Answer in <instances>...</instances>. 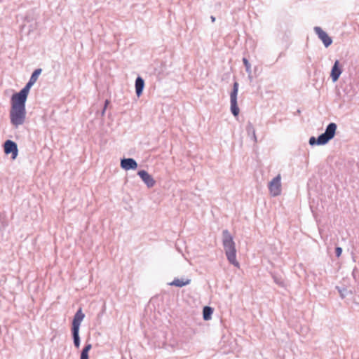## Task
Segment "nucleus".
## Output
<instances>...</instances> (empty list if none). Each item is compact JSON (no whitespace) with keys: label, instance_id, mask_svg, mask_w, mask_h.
Returning <instances> with one entry per match:
<instances>
[{"label":"nucleus","instance_id":"nucleus-1","mask_svg":"<svg viewBox=\"0 0 359 359\" xmlns=\"http://www.w3.org/2000/svg\"><path fill=\"white\" fill-rule=\"evenodd\" d=\"M222 244L228 261L236 267H239V263L236 260V250L233 237L228 230L222 232Z\"/></svg>","mask_w":359,"mask_h":359},{"label":"nucleus","instance_id":"nucleus-2","mask_svg":"<svg viewBox=\"0 0 359 359\" xmlns=\"http://www.w3.org/2000/svg\"><path fill=\"white\" fill-rule=\"evenodd\" d=\"M337 130V125L334 123H330L326 128L325 133L320 135L317 139L314 137H311L309 139V144L311 145H323L327 143L332 140L335 135Z\"/></svg>","mask_w":359,"mask_h":359},{"label":"nucleus","instance_id":"nucleus-3","mask_svg":"<svg viewBox=\"0 0 359 359\" xmlns=\"http://www.w3.org/2000/svg\"><path fill=\"white\" fill-rule=\"evenodd\" d=\"M85 315L83 313L81 309H79L74 316L72 321V337L74 340V344L76 348L80 346V337H79V328L82 320H83Z\"/></svg>","mask_w":359,"mask_h":359},{"label":"nucleus","instance_id":"nucleus-4","mask_svg":"<svg viewBox=\"0 0 359 359\" xmlns=\"http://www.w3.org/2000/svg\"><path fill=\"white\" fill-rule=\"evenodd\" d=\"M26 118L25 108L11 107L10 110V119L15 128H18L25 123Z\"/></svg>","mask_w":359,"mask_h":359},{"label":"nucleus","instance_id":"nucleus-5","mask_svg":"<svg viewBox=\"0 0 359 359\" xmlns=\"http://www.w3.org/2000/svg\"><path fill=\"white\" fill-rule=\"evenodd\" d=\"M238 91V83L235 82L233 86V90L230 94L231 111L234 116H237L239 114V108L237 104V95Z\"/></svg>","mask_w":359,"mask_h":359},{"label":"nucleus","instance_id":"nucleus-6","mask_svg":"<svg viewBox=\"0 0 359 359\" xmlns=\"http://www.w3.org/2000/svg\"><path fill=\"white\" fill-rule=\"evenodd\" d=\"M281 176L278 174L269 183V189L272 196H278L281 194Z\"/></svg>","mask_w":359,"mask_h":359},{"label":"nucleus","instance_id":"nucleus-7","mask_svg":"<svg viewBox=\"0 0 359 359\" xmlns=\"http://www.w3.org/2000/svg\"><path fill=\"white\" fill-rule=\"evenodd\" d=\"M4 152L6 154H11L12 158L15 159L18 156V146L15 142L12 140H6L4 144Z\"/></svg>","mask_w":359,"mask_h":359},{"label":"nucleus","instance_id":"nucleus-8","mask_svg":"<svg viewBox=\"0 0 359 359\" xmlns=\"http://www.w3.org/2000/svg\"><path fill=\"white\" fill-rule=\"evenodd\" d=\"M27 97L20 93L13 95L11 98V107L25 108Z\"/></svg>","mask_w":359,"mask_h":359},{"label":"nucleus","instance_id":"nucleus-9","mask_svg":"<svg viewBox=\"0 0 359 359\" xmlns=\"http://www.w3.org/2000/svg\"><path fill=\"white\" fill-rule=\"evenodd\" d=\"M314 31L318 35V38L323 41L324 46L327 48L332 43V39L328 34L324 32L320 27H315Z\"/></svg>","mask_w":359,"mask_h":359},{"label":"nucleus","instance_id":"nucleus-10","mask_svg":"<svg viewBox=\"0 0 359 359\" xmlns=\"http://www.w3.org/2000/svg\"><path fill=\"white\" fill-rule=\"evenodd\" d=\"M137 175L148 188H151L155 185L156 181L153 177L146 170H140L138 171Z\"/></svg>","mask_w":359,"mask_h":359},{"label":"nucleus","instance_id":"nucleus-11","mask_svg":"<svg viewBox=\"0 0 359 359\" xmlns=\"http://www.w3.org/2000/svg\"><path fill=\"white\" fill-rule=\"evenodd\" d=\"M121 166L126 170H135L137 168V163L133 158H123L121 161Z\"/></svg>","mask_w":359,"mask_h":359},{"label":"nucleus","instance_id":"nucleus-12","mask_svg":"<svg viewBox=\"0 0 359 359\" xmlns=\"http://www.w3.org/2000/svg\"><path fill=\"white\" fill-rule=\"evenodd\" d=\"M341 74V70L339 68V62L336 60L331 70L330 76L333 82L338 80Z\"/></svg>","mask_w":359,"mask_h":359},{"label":"nucleus","instance_id":"nucleus-13","mask_svg":"<svg viewBox=\"0 0 359 359\" xmlns=\"http://www.w3.org/2000/svg\"><path fill=\"white\" fill-rule=\"evenodd\" d=\"M190 283H191V280L189 278H186V279L175 278L172 282L169 283V285H172V286L182 287H184L185 285L190 284Z\"/></svg>","mask_w":359,"mask_h":359},{"label":"nucleus","instance_id":"nucleus-14","mask_svg":"<svg viewBox=\"0 0 359 359\" xmlns=\"http://www.w3.org/2000/svg\"><path fill=\"white\" fill-rule=\"evenodd\" d=\"M246 131L248 135L251 137V139L253 140L255 143H256L257 142V139L255 133V129L254 128L253 124L251 122H248L246 125Z\"/></svg>","mask_w":359,"mask_h":359},{"label":"nucleus","instance_id":"nucleus-15","mask_svg":"<svg viewBox=\"0 0 359 359\" xmlns=\"http://www.w3.org/2000/svg\"><path fill=\"white\" fill-rule=\"evenodd\" d=\"M144 86V80L140 76H138L135 81V91H136V94L138 97L140 96L141 94L142 93Z\"/></svg>","mask_w":359,"mask_h":359},{"label":"nucleus","instance_id":"nucleus-16","mask_svg":"<svg viewBox=\"0 0 359 359\" xmlns=\"http://www.w3.org/2000/svg\"><path fill=\"white\" fill-rule=\"evenodd\" d=\"M213 310L211 307L205 306L203 311V318L205 320H210L211 318V315L212 314Z\"/></svg>","mask_w":359,"mask_h":359},{"label":"nucleus","instance_id":"nucleus-17","mask_svg":"<svg viewBox=\"0 0 359 359\" xmlns=\"http://www.w3.org/2000/svg\"><path fill=\"white\" fill-rule=\"evenodd\" d=\"M336 289L338 290L339 295L342 299L347 297L348 294L350 293V292L346 287H340L337 286Z\"/></svg>","mask_w":359,"mask_h":359},{"label":"nucleus","instance_id":"nucleus-18","mask_svg":"<svg viewBox=\"0 0 359 359\" xmlns=\"http://www.w3.org/2000/svg\"><path fill=\"white\" fill-rule=\"evenodd\" d=\"M41 69H36V70H34V72L32 73V74L29 79V81H31L32 83H35L38 79L39 76L41 74Z\"/></svg>","mask_w":359,"mask_h":359},{"label":"nucleus","instance_id":"nucleus-19","mask_svg":"<svg viewBox=\"0 0 359 359\" xmlns=\"http://www.w3.org/2000/svg\"><path fill=\"white\" fill-rule=\"evenodd\" d=\"M243 62L245 66L246 72L248 73L250 76L251 74V65L249 63L248 60L245 57L243 59Z\"/></svg>","mask_w":359,"mask_h":359},{"label":"nucleus","instance_id":"nucleus-20","mask_svg":"<svg viewBox=\"0 0 359 359\" xmlns=\"http://www.w3.org/2000/svg\"><path fill=\"white\" fill-rule=\"evenodd\" d=\"M30 88L28 86H25L19 93L27 97Z\"/></svg>","mask_w":359,"mask_h":359},{"label":"nucleus","instance_id":"nucleus-21","mask_svg":"<svg viewBox=\"0 0 359 359\" xmlns=\"http://www.w3.org/2000/svg\"><path fill=\"white\" fill-rule=\"evenodd\" d=\"M30 88L28 86H25L19 93L27 97Z\"/></svg>","mask_w":359,"mask_h":359},{"label":"nucleus","instance_id":"nucleus-22","mask_svg":"<svg viewBox=\"0 0 359 359\" xmlns=\"http://www.w3.org/2000/svg\"><path fill=\"white\" fill-rule=\"evenodd\" d=\"M88 353H89L88 352L82 351L81 353V359H88Z\"/></svg>","mask_w":359,"mask_h":359},{"label":"nucleus","instance_id":"nucleus-23","mask_svg":"<svg viewBox=\"0 0 359 359\" xmlns=\"http://www.w3.org/2000/svg\"><path fill=\"white\" fill-rule=\"evenodd\" d=\"M91 348H92V345L90 344H88L84 346V348L82 351L89 353V351L91 350Z\"/></svg>","mask_w":359,"mask_h":359},{"label":"nucleus","instance_id":"nucleus-24","mask_svg":"<svg viewBox=\"0 0 359 359\" xmlns=\"http://www.w3.org/2000/svg\"><path fill=\"white\" fill-rule=\"evenodd\" d=\"M335 252H336V255L337 257H340L341 255V252H342V249L340 247H337L336 249H335Z\"/></svg>","mask_w":359,"mask_h":359},{"label":"nucleus","instance_id":"nucleus-25","mask_svg":"<svg viewBox=\"0 0 359 359\" xmlns=\"http://www.w3.org/2000/svg\"><path fill=\"white\" fill-rule=\"evenodd\" d=\"M274 281H275L277 284H278V285H280L283 286V281H282L280 279H279V278H276V277H274Z\"/></svg>","mask_w":359,"mask_h":359},{"label":"nucleus","instance_id":"nucleus-26","mask_svg":"<svg viewBox=\"0 0 359 359\" xmlns=\"http://www.w3.org/2000/svg\"><path fill=\"white\" fill-rule=\"evenodd\" d=\"M34 83H32L31 81H29L28 83L26 84V86H28L29 88L34 85Z\"/></svg>","mask_w":359,"mask_h":359},{"label":"nucleus","instance_id":"nucleus-27","mask_svg":"<svg viewBox=\"0 0 359 359\" xmlns=\"http://www.w3.org/2000/svg\"><path fill=\"white\" fill-rule=\"evenodd\" d=\"M109 102L108 100H106V101H105V104H104V108H105V109L107 108V104H109Z\"/></svg>","mask_w":359,"mask_h":359},{"label":"nucleus","instance_id":"nucleus-28","mask_svg":"<svg viewBox=\"0 0 359 359\" xmlns=\"http://www.w3.org/2000/svg\"><path fill=\"white\" fill-rule=\"evenodd\" d=\"M211 21L214 22L215 21V18L214 16L210 17Z\"/></svg>","mask_w":359,"mask_h":359},{"label":"nucleus","instance_id":"nucleus-29","mask_svg":"<svg viewBox=\"0 0 359 359\" xmlns=\"http://www.w3.org/2000/svg\"><path fill=\"white\" fill-rule=\"evenodd\" d=\"M105 110H106V109H105V108H104V109H103V110H102V116L104 114Z\"/></svg>","mask_w":359,"mask_h":359}]
</instances>
